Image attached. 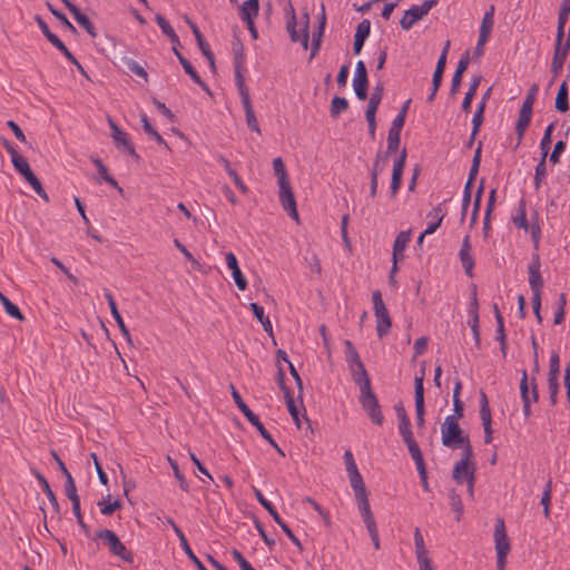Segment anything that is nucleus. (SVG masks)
Wrapping results in <instances>:
<instances>
[{
	"label": "nucleus",
	"instance_id": "nucleus-1",
	"mask_svg": "<svg viewBox=\"0 0 570 570\" xmlns=\"http://www.w3.org/2000/svg\"><path fill=\"white\" fill-rule=\"evenodd\" d=\"M287 13V23L286 30L289 33V38L293 42H301L304 49L308 47V26H309V14L308 12H304L301 18V29H297V19L294 6L289 2L286 8Z\"/></svg>",
	"mask_w": 570,
	"mask_h": 570
},
{
	"label": "nucleus",
	"instance_id": "nucleus-2",
	"mask_svg": "<svg viewBox=\"0 0 570 570\" xmlns=\"http://www.w3.org/2000/svg\"><path fill=\"white\" fill-rule=\"evenodd\" d=\"M441 434L442 444L450 449H460L469 438L453 417H445L441 425Z\"/></svg>",
	"mask_w": 570,
	"mask_h": 570
},
{
	"label": "nucleus",
	"instance_id": "nucleus-3",
	"mask_svg": "<svg viewBox=\"0 0 570 570\" xmlns=\"http://www.w3.org/2000/svg\"><path fill=\"white\" fill-rule=\"evenodd\" d=\"M512 222L518 228H521L525 232H528V230L530 232L534 250H538L539 246H540V239H541V228H540L538 222L531 223V224L528 223L527 202L524 198L520 199L517 213L512 217Z\"/></svg>",
	"mask_w": 570,
	"mask_h": 570
},
{
	"label": "nucleus",
	"instance_id": "nucleus-4",
	"mask_svg": "<svg viewBox=\"0 0 570 570\" xmlns=\"http://www.w3.org/2000/svg\"><path fill=\"white\" fill-rule=\"evenodd\" d=\"M97 537L101 540H104L108 548L109 552L118 558H120L122 561L132 563L134 562V556L132 553L126 548V546L120 541L118 535L109 529H102L97 532Z\"/></svg>",
	"mask_w": 570,
	"mask_h": 570
},
{
	"label": "nucleus",
	"instance_id": "nucleus-5",
	"mask_svg": "<svg viewBox=\"0 0 570 570\" xmlns=\"http://www.w3.org/2000/svg\"><path fill=\"white\" fill-rule=\"evenodd\" d=\"M230 390L232 397L239 411L246 416L248 422L257 429L258 433L264 440H266L269 444H274V439L272 438L271 433L265 429L263 423L259 421V417L247 406L233 384L230 385Z\"/></svg>",
	"mask_w": 570,
	"mask_h": 570
},
{
	"label": "nucleus",
	"instance_id": "nucleus-6",
	"mask_svg": "<svg viewBox=\"0 0 570 570\" xmlns=\"http://www.w3.org/2000/svg\"><path fill=\"white\" fill-rule=\"evenodd\" d=\"M374 315L376 317V331L379 337L386 335L391 328V318L389 311L383 302L380 291H374L372 294Z\"/></svg>",
	"mask_w": 570,
	"mask_h": 570
},
{
	"label": "nucleus",
	"instance_id": "nucleus-7",
	"mask_svg": "<svg viewBox=\"0 0 570 570\" xmlns=\"http://www.w3.org/2000/svg\"><path fill=\"white\" fill-rule=\"evenodd\" d=\"M360 403L374 424H383L384 416L382 414L377 397L373 393L372 389L361 392Z\"/></svg>",
	"mask_w": 570,
	"mask_h": 570
},
{
	"label": "nucleus",
	"instance_id": "nucleus-8",
	"mask_svg": "<svg viewBox=\"0 0 570 570\" xmlns=\"http://www.w3.org/2000/svg\"><path fill=\"white\" fill-rule=\"evenodd\" d=\"M348 479L351 482V487L354 491V497L357 504V510L361 513L372 511L370 501H368V492L366 490L365 483L360 472H355L348 474Z\"/></svg>",
	"mask_w": 570,
	"mask_h": 570
},
{
	"label": "nucleus",
	"instance_id": "nucleus-9",
	"mask_svg": "<svg viewBox=\"0 0 570 570\" xmlns=\"http://www.w3.org/2000/svg\"><path fill=\"white\" fill-rule=\"evenodd\" d=\"M540 256L538 250L532 254L531 263L528 266L529 272V284L532 291V296H541V289L543 287V279L540 274Z\"/></svg>",
	"mask_w": 570,
	"mask_h": 570
},
{
	"label": "nucleus",
	"instance_id": "nucleus-10",
	"mask_svg": "<svg viewBox=\"0 0 570 570\" xmlns=\"http://www.w3.org/2000/svg\"><path fill=\"white\" fill-rule=\"evenodd\" d=\"M367 71L365 63L360 60L356 63L355 75L353 78V88L357 99L365 100L367 98Z\"/></svg>",
	"mask_w": 570,
	"mask_h": 570
},
{
	"label": "nucleus",
	"instance_id": "nucleus-11",
	"mask_svg": "<svg viewBox=\"0 0 570 570\" xmlns=\"http://www.w3.org/2000/svg\"><path fill=\"white\" fill-rule=\"evenodd\" d=\"M108 122L111 129V137L116 146L118 148H124L130 156L138 159L139 156L137 155L135 147L128 138L127 134L122 131L111 118L108 119Z\"/></svg>",
	"mask_w": 570,
	"mask_h": 570
},
{
	"label": "nucleus",
	"instance_id": "nucleus-12",
	"mask_svg": "<svg viewBox=\"0 0 570 570\" xmlns=\"http://www.w3.org/2000/svg\"><path fill=\"white\" fill-rule=\"evenodd\" d=\"M494 542L497 556H508L510 552V541L505 532L504 521L498 519L494 527Z\"/></svg>",
	"mask_w": 570,
	"mask_h": 570
},
{
	"label": "nucleus",
	"instance_id": "nucleus-13",
	"mask_svg": "<svg viewBox=\"0 0 570 570\" xmlns=\"http://www.w3.org/2000/svg\"><path fill=\"white\" fill-rule=\"evenodd\" d=\"M279 202L285 212L295 220H298L296 200L289 184L279 187Z\"/></svg>",
	"mask_w": 570,
	"mask_h": 570
},
{
	"label": "nucleus",
	"instance_id": "nucleus-14",
	"mask_svg": "<svg viewBox=\"0 0 570 570\" xmlns=\"http://www.w3.org/2000/svg\"><path fill=\"white\" fill-rule=\"evenodd\" d=\"M405 160H406V150L403 149L399 156V158L395 160L393 165L392 170V179H391V196L395 197L397 194L401 184H402V175L405 167Z\"/></svg>",
	"mask_w": 570,
	"mask_h": 570
},
{
	"label": "nucleus",
	"instance_id": "nucleus-15",
	"mask_svg": "<svg viewBox=\"0 0 570 570\" xmlns=\"http://www.w3.org/2000/svg\"><path fill=\"white\" fill-rule=\"evenodd\" d=\"M460 261L469 277L473 276L474 258L472 256V246L469 236H465L459 252Z\"/></svg>",
	"mask_w": 570,
	"mask_h": 570
},
{
	"label": "nucleus",
	"instance_id": "nucleus-16",
	"mask_svg": "<svg viewBox=\"0 0 570 570\" xmlns=\"http://www.w3.org/2000/svg\"><path fill=\"white\" fill-rule=\"evenodd\" d=\"M520 393L522 401L532 400V402H538L539 400L538 384L535 379L533 377L529 383L528 373L525 370H523L520 381Z\"/></svg>",
	"mask_w": 570,
	"mask_h": 570
},
{
	"label": "nucleus",
	"instance_id": "nucleus-17",
	"mask_svg": "<svg viewBox=\"0 0 570 570\" xmlns=\"http://www.w3.org/2000/svg\"><path fill=\"white\" fill-rule=\"evenodd\" d=\"M284 372L282 368H279L278 371V374H277V381H278V384L282 389V391L284 392V396H285V400H286V405H287V409H288V412L292 416V419L294 420L296 426L298 429H301V421H299V416H298V410L295 405V402H294V399L291 394V391L285 386L284 384Z\"/></svg>",
	"mask_w": 570,
	"mask_h": 570
},
{
	"label": "nucleus",
	"instance_id": "nucleus-18",
	"mask_svg": "<svg viewBox=\"0 0 570 570\" xmlns=\"http://www.w3.org/2000/svg\"><path fill=\"white\" fill-rule=\"evenodd\" d=\"M225 258L228 268L232 271V275L237 288L239 291H245L247 287V281L238 266L236 256L234 255V253L229 252L226 254Z\"/></svg>",
	"mask_w": 570,
	"mask_h": 570
},
{
	"label": "nucleus",
	"instance_id": "nucleus-19",
	"mask_svg": "<svg viewBox=\"0 0 570 570\" xmlns=\"http://www.w3.org/2000/svg\"><path fill=\"white\" fill-rule=\"evenodd\" d=\"M470 475H475V465L465 463V461H458L452 471V478L458 484H462L470 479Z\"/></svg>",
	"mask_w": 570,
	"mask_h": 570
},
{
	"label": "nucleus",
	"instance_id": "nucleus-20",
	"mask_svg": "<svg viewBox=\"0 0 570 570\" xmlns=\"http://www.w3.org/2000/svg\"><path fill=\"white\" fill-rule=\"evenodd\" d=\"M350 371L352 373L353 381L360 386V392L372 389L371 380L362 362L354 366H350Z\"/></svg>",
	"mask_w": 570,
	"mask_h": 570
},
{
	"label": "nucleus",
	"instance_id": "nucleus-21",
	"mask_svg": "<svg viewBox=\"0 0 570 570\" xmlns=\"http://www.w3.org/2000/svg\"><path fill=\"white\" fill-rule=\"evenodd\" d=\"M478 308H479L478 299H476V296L474 294L473 295V299H472V304H471V309H470L471 318L469 320L468 323H469V326H470V328L472 331L473 338H474V342H475V346L479 348L480 345H481V338H480V318H479Z\"/></svg>",
	"mask_w": 570,
	"mask_h": 570
},
{
	"label": "nucleus",
	"instance_id": "nucleus-22",
	"mask_svg": "<svg viewBox=\"0 0 570 570\" xmlns=\"http://www.w3.org/2000/svg\"><path fill=\"white\" fill-rule=\"evenodd\" d=\"M259 1L246 0L240 7V18L247 27H252L253 20L258 16Z\"/></svg>",
	"mask_w": 570,
	"mask_h": 570
},
{
	"label": "nucleus",
	"instance_id": "nucleus-23",
	"mask_svg": "<svg viewBox=\"0 0 570 570\" xmlns=\"http://www.w3.org/2000/svg\"><path fill=\"white\" fill-rule=\"evenodd\" d=\"M174 53L176 55L177 59L179 60L181 67L184 68L185 72L190 76V78L204 90L209 91L208 86L202 80L195 68L191 66V63L179 52L178 49L174 48Z\"/></svg>",
	"mask_w": 570,
	"mask_h": 570
},
{
	"label": "nucleus",
	"instance_id": "nucleus-24",
	"mask_svg": "<svg viewBox=\"0 0 570 570\" xmlns=\"http://www.w3.org/2000/svg\"><path fill=\"white\" fill-rule=\"evenodd\" d=\"M361 518L368 531L374 548L380 549V539L376 522L372 511L361 513Z\"/></svg>",
	"mask_w": 570,
	"mask_h": 570
},
{
	"label": "nucleus",
	"instance_id": "nucleus-25",
	"mask_svg": "<svg viewBox=\"0 0 570 570\" xmlns=\"http://www.w3.org/2000/svg\"><path fill=\"white\" fill-rule=\"evenodd\" d=\"M495 321H497V341L500 343V350L503 354V356L507 355V335L504 332V322L503 317L499 311V307L497 304L493 305Z\"/></svg>",
	"mask_w": 570,
	"mask_h": 570
},
{
	"label": "nucleus",
	"instance_id": "nucleus-26",
	"mask_svg": "<svg viewBox=\"0 0 570 570\" xmlns=\"http://www.w3.org/2000/svg\"><path fill=\"white\" fill-rule=\"evenodd\" d=\"M32 473L36 476V479L39 481L43 492L46 493V495L53 509V512L58 514L60 511L59 503H58L57 498H56L53 491L51 490L47 479L38 470H32Z\"/></svg>",
	"mask_w": 570,
	"mask_h": 570
},
{
	"label": "nucleus",
	"instance_id": "nucleus-27",
	"mask_svg": "<svg viewBox=\"0 0 570 570\" xmlns=\"http://www.w3.org/2000/svg\"><path fill=\"white\" fill-rule=\"evenodd\" d=\"M411 240V229L400 232L393 244V261H399V257L402 256L409 242Z\"/></svg>",
	"mask_w": 570,
	"mask_h": 570
},
{
	"label": "nucleus",
	"instance_id": "nucleus-28",
	"mask_svg": "<svg viewBox=\"0 0 570 570\" xmlns=\"http://www.w3.org/2000/svg\"><path fill=\"white\" fill-rule=\"evenodd\" d=\"M532 111L527 109H520L518 121L515 125V132L518 135V145H520L524 132L530 125Z\"/></svg>",
	"mask_w": 570,
	"mask_h": 570
},
{
	"label": "nucleus",
	"instance_id": "nucleus-29",
	"mask_svg": "<svg viewBox=\"0 0 570 570\" xmlns=\"http://www.w3.org/2000/svg\"><path fill=\"white\" fill-rule=\"evenodd\" d=\"M91 161L97 168V171L102 180L116 188L119 193H122V188L118 185L117 180L108 173L107 167L104 165L101 159L91 157Z\"/></svg>",
	"mask_w": 570,
	"mask_h": 570
},
{
	"label": "nucleus",
	"instance_id": "nucleus-30",
	"mask_svg": "<svg viewBox=\"0 0 570 570\" xmlns=\"http://www.w3.org/2000/svg\"><path fill=\"white\" fill-rule=\"evenodd\" d=\"M187 23L189 24L194 36H195V39L197 41V45L202 51V53L206 57V59H210L212 58V50H210V47L209 45L207 43V41L204 39L200 30L198 29V27L191 21L189 20L188 18L186 19Z\"/></svg>",
	"mask_w": 570,
	"mask_h": 570
},
{
	"label": "nucleus",
	"instance_id": "nucleus-31",
	"mask_svg": "<svg viewBox=\"0 0 570 570\" xmlns=\"http://www.w3.org/2000/svg\"><path fill=\"white\" fill-rule=\"evenodd\" d=\"M243 107L245 109L246 124L247 126L257 134H261V128L250 104V97L242 99Z\"/></svg>",
	"mask_w": 570,
	"mask_h": 570
},
{
	"label": "nucleus",
	"instance_id": "nucleus-32",
	"mask_svg": "<svg viewBox=\"0 0 570 570\" xmlns=\"http://www.w3.org/2000/svg\"><path fill=\"white\" fill-rule=\"evenodd\" d=\"M72 14L80 27H82L92 38L97 36L95 26L85 13H82L78 8H73Z\"/></svg>",
	"mask_w": 570,
	"mask_h": 570
},
{
	"label": "nucleus",
	"instance_id": "nucleus-33",
	"mask_svg": "<svg viewBox=\"0 0 570 570\" xmlns=\"http://www.w3.org/2000/svg\"><path fill=\"white\" fill-rule=\"evenodd\" d=\"M556 109L560 112H566L569 110L567 81H563L559 87V90H558V94L556 97Z\"/></svg>",
	"mask_w": 570,
	"mask_h": 570
},
{
	"label": "nucleus",
	"instance_id": "nucleus-34",
	"mask_svg": "<svg viewBox=\"0 0 570 570\" xmlns=\"http://www.w3.org/2000/svg\"><path fill=\"white\" fill-rule=\"evenodd\" d=\"M422 17L416 9V6H412L409 10L404 12L403 18L400 21L402 29L409 30L411 29L415 22H417Z\"/></svg>",
	"mask_w": 570,
	"mask_h": 570
},
{
	"label": "nucleus",
	"instance_id": "nucleus-35",
	"mask_svg": "<svg viewBox=\"0 0 570 570\" xmlns=\"http://www.w3.org/2000/svg\"><path fill=\"white\" fill-rule=\"evenodd\" d=\"M481 82V77H474L472 81L470 82L469 89L464 96V99L462 101V110L464 112H469L471 109V102L473 100V97L476 94L478 87Z\"/></svg>",
	"mask_w": 570,
	"mask_h": 570
},
{
	"label": "nucleus",
	"instance_id": "nucleus-36",
	"mask_svg": "<svg viewBox=\"0 0 570 570\" xmlns=\"http://www.w3.org/2000/svg\"><path fill=\"white\" fill-rule=\"evenodd\" d=\"M403 441L407 445V450H409L416 468H421V466L425 465L423 454H422L416 441L414 440V438L406 439Z\"/></svg>",
	"mask_w": 570,
	"mask_h": 570
},
{
	"label": "nucleus",
	"instance_id": "nucleus-37",
	"mask_svg": "<svg viewBox=\"0 0 570 570\" xmlns=\"http://www.w3.org/2000/svg\"><path fill=\"white\" fill-rule=\"evenodd\" d=\"M156 22L161 29L163 33H165L173 43L180 45L179 38L176 35L175 30L161 14H156Z\"/></svg>",
	"mask_w": 570,
	"mask_h": 570
},
{
	"label": "nucleus",
	"instance_id": "nucleus-38",
	"mask_svg": "<svg viewBox=\"0 0 570 570\" xmlns=\"http://www.w3.org/2000/svg\"><path fill=\"white\" fill-rule=\"evenodd\" d=\"M273 169L274 174L277 177V183L279 187L283 185L289 184L288 176L285 169V165L281 157H277L273 160Z\"/></svg>",
	"mask_w": 570,
	"mask_h": 570
},
{
	"label": "nucleus",
	"instance_id": "nucleus-39",
	"mask_svg": "<svg viewBox=\"0 0 570 570\" xmlns=\"http://www.w3.org/2000/svg\"><path fill=\"white\" fill-rule=\"evenodd\" d=\"M0 302L2 303L7 314L18 321H23L24 316L20 312L19 307L13 304L1 291H0Z\"/></svg>",
	"mask_w": 570,
	"mask_h": 570
},
{
	"label": "nucleus",
	"instance_id": "nucleus-40",
	"mask_svg": "<svg viewBox=\"0 0 570 570\" xmlns=\"http://www.w3.org/2000/svg\"><path fill=\"white\" fill-rule=\"evenodd\" d=\"M219 163L224 166L227 174L230 176L235 185L240 189L242 193H247V187L244 185L237 173L232 168L230 163L224 156H219Z\"/></svg>",
	"mask_w": 570,
	"mask_h": 570
},
{
	"label": "nucleus",
	"instance_id": "nucleus-41",
	"mask_svg": "<svg viewBox=\"0 0 570 570\" xmlns=\"http://www.w3.org/2000/svg\"><path fill=\"white\" fill-rule=\"evenodd\" d=\"M324 26H325V10H324V6H323L318 31L313 35L311 58H314L315 55L317 53V51L320 50L321 38L324 32Z\"/></svg>",
	"mask_w": 570,
	"mask_h": 570
},
{
	"label": "nucleus",
	"instance_id": "nucleus-42",
	"mask_svg": "<svg viewBox=\"0 0 570 570\" xmlns=\"http://www.w3.org/2000/svg\"><path fill=\"white\" fill-rule=\"evenodd\" d=\"M253 490H254V494H255L256 499L258 500V502L267 510V512L272 515L274 521L276 523H281L282 518L279 517V514L277 513V511L273 507V504L264 498L261 490H258L257 488H253Z\"/></svg>",
	"mask_w": 570,
	"mask_h": 570
},
{
	"label": "nucleus",
	"instance_id": "nucleus-43",
	"mask_svg": "<svg viewBox=\"0 0 570 570\" xmlns=\"http://www.w3.org/2000/svg\"><path fill=\"white\" fill-rule=\"evenodd\" d=\"M348 101L343 97L335 96L331 101L330 114L331 117L337 118L342 112L347 110Z\"/></svg>",
	"mask_w": 570,
	"mask_h": 570
},
{
	"label": "nucleus",
	"instance_id": "nucleus-44",
	"mask_svg": "<svg viewBox=\"0 0 570 570\" xmlns=\"http://www.w3.org/2000/svg\"><path fill=\"white\" fill-rule=\"evenodd\" d=\"M423 381H424V370H422L420 375H416L415 380H414L415 405H424Z\"/></svg>",
	"mask_w": 570,
	"mask_h": 570
},
{
	"label": "nucleus",
	"instance_id": "nucleus-45",
	"mask_svg": "<svg viewBox=\"0 0 570 570\" xmlns=\"http://www.w3.org/2000/svg\"><path fill=\"white\" fill-rule=\"evenodd\" d=\"M493 16H494V7L491 6L490 9L484 13V17L481 22L480 33L483 35V37L485 35L490 36V33H491V30H492V27L494 23Z\"/></svg>",
	"mask_w": 570,
	"mask_h": 570
},
{
	"label": "nucleus",
	"instance_id": "nucleus-46",
	"mask_svg": "<svg viewBox=\"0 0 570 570\" xmlns=\"http://www.w3.org/2000/svg\"><path fill=\"white\" fill-rule=\"evenodd\" d=\"M484 110H485L484 101H480L476 106V110L472 118V127H473L474 135L479 134L480 128L484 121Z\"/></svg>",
	"mask_w": 570,
	"mask_h": 570
},
{
	"label": "nucleus",
	"instance_id": "nucleus-47",
	"mask_svg": "<svg viewBox=\"0 0 570 570\" xmlns=\"http://www.w3.org/2000/svg\"><path fill=\"white\" fill-rule=\"evenodd\" d=\"M446 62H444V57H439V60L436 62V67L433 73L432 78V85L434 87V91H438L441 83H442V77L443 72L445 70Z\"/></svg>",
	"mask_w": 570,
	"mask_h": 570
},
{
	"label": "nucleus",
	"instance_id": "nucleus-48",
	"mask_svg": "<svg viewBox=\"0 0 570 570\" xmlns=\"http://www.w3.org/2000/svg\"><path fill=\"white\" fill-rule=\"evenodd\" d=\"M481 153H482V142L480 141L475 149V153H474V156L472 159V165H471V168L469 171L468 180H470V181H473L479 173V167H480V163H481Z\"/></svg>",
	"mask_w": 570,
	"mask_h": 570
},
{
	"label": "nucleus",
	"instance_id": "nucleus-49",
	"mask_svg": "<svg viewBox=\"0 0 570 570\" xmlns=\"http://www.w3.org/2000/svg\"><path fill=\"white\" fill-rule=\"evenodd\" d=\"M66 482H65V494L66 497L72 502L76 500H80L79 495L77 494V488L75 480L70 473L65 474Z\"/></svg>",
	"mask_w": 570,
	"mask_h": 570
},
{
	"label": "nucleus",
	"instance_id": "nucleus-50",
	"mask_svg": "<svg viewBox=\"0 0 570 570\" xmlns=\"http://www.w3.org/2000/svg\"><path fill=\"white\" fill-rule=\"evenodd\" d=\"M546 159L547 158H544V156H541V159H540L539 164L535 167V173H534V186H535V189L540 188L541 183L547 177Z\"/></svg>",
	"mask_w": 570,
	"mask_h": 570
},
{
	"label": "nucleus",
	"instance_id": "nucleus-51",
	"mask_svg": "<svg viewBox=\"0 0 570 570\" xmlns=\"http://www.w3.org/2000/svg\"><path fill=\"white\" fill-rule=\"evenodd\" d=\"M553 128H554V125L550 124L546 128L543 137H542V139L540 141V149L542 151L541 156H544V158H547V156H548V151H549V148H550V145H551V141H552L551 137H552Z\"/></svg>",
	"mask_w": 570,
	"mask_h": 570
},
{
	"label": "nucleus",
	"instance_id": "nucleus-52",
	"mask_svg": "<svg viewBox=\"0 0 570 570\" xmlns=\"http://www.w3.org/2000/svg\"><path fill=\"white\" fill-rule=\"evenodd\" d=\"M243 69H234L235 80L237 85V89L240 96V99L249 98L248 88L245 83V78L243 76Z\"/></svg>",
	"mask_w": 570,
	"mask_h": 570
},
{
	"label": "nucleus",
	"instance_id": "nucleus-53",
	"mask_svg": "<svg viewBox=\"0 0 570 570\" xmlns=\"http://www.w3.org/2000/svg\"><path fill=\"white\" fill-rule=\"evenodd\" d=\"M386 168V156H383L381 153H377L373 167L371 169L370 176L379 177Z\"/></svg>",
	"mask_w": 570,
	"mask_h": 570
},
{
	"label": "nucleus",
	"instance_id": "nucleus-54",
	"mask_svg": "<svg viewBox=\"0 0 570 570\" xmlns=\"http://www.w3.org/2000/svg\"><path fill=\"white\" fill-rule=\"evenodd\" d=\"M345 347H346V361H347L348 367L354 366L355 364H358L362 362L356 348L353 346L351 341H348V340L345 341Z\"/></svg>",
	"mask_w": 570,
	"mask_h": 570
},
{
	"label": "nucleus",
	"instance_id": "nucleus-55",
	"mask_svg": "<svg viewBox=\"0 0 570 570\" xmlns=\"http://www.w3.org/2000/svg\"><path fill=\"white\" fill-rule=\"evenodd\" d=\"M168 462L174 471V475L175 478L177 479V481L179 482V487L183 491L185 492H189V485H188V482L186 481L185 476L181 474L180 470H179V466L177 464L176 461H174L173 459H170L168 456Z\"/></svg>",
	"mask_w": 570,
	"mask_h": 570
},
{
	"label": "nucleus",
	"instance_id": "nucleus-56",
	"mask_svg": "<svg viewBox=\"0 0 570 570\" xmlns=\"http://www.w3.org/2000/svg\"><path fill=\"white\" fill-rule=\"evenodd\" d=\"M383 92H384L383 85L382 83H377L374 87L373 92L371 94L367 107H372V108L377 109L380 104H381V100H382V97H383Z\"/></svg>",
	"mask_w": 570,
	"mask_h": 570
},
{
	"label": "nucleus",
	"instance_id": "nucleus-57",
	"mask_svg": "<svg viewBox=\"0 0 570 570\" xmlns=\"http://www.w3.org/2000/svg\"><path fill=\"white\" fill-rule=\"evenodd\" d=\"M449 499L452 510L458 514L456 520H460L461 514L463 512V504L460 495L454 490H451L449 492Z\"/></svg>",
	"mask_w": 570,
	"mask_h": 570
},
{
	"label": "nucleus",
	"instance_id": "nucleus-58",
	"mask_svg": "<svg viewBox=\"0 0 570 570\" xmlns=\"http://www.w3.org/2000/svg\"><path fill=\"white\" fill-rule=\"evenodd\" d=\"M538 91H539V86L537 83H533L527 92L525 99L523 100V104L521 107L522 109L532 111V107L535 101Z\"/></svg>",
	"mask_w": 570,
	"mask_h": 570
},
{
	"label": "nucleus",
	"instance_id": "nucleus-59",
	"mask_svg": "<svg viewBox=\"0 0 570 570\" xmlns=\"http://www.w3.org/2000/svg\"><path fill=\"white\" fill-rule=\"evenodd\" d=\"M98 505L100 507V512L104 514V515H110L112 514L116 510L120 509L121 508V503L119 500H115L112 502H109V501H99L98 502Z\"/></svg>",
	"mask_w": 570,
	"mask_h": 570
},
{
	"label": "nucleus",
	"instance_id": "nucleus-60",
	"mask_svg": "<svg viewBox=\"0 0 570 570\" xmlns=\"http://www.w3.org/2000/svg\"><path fill=\"white\" fill-rule=\"evenodd\" d=\"M376 111H377V109L372 108V107H367L366 111H365L366 121L368 124V134H370L371 138L375 137V131H376L375 115H376Z\"/></svg>",
	"mask_w": 570,
	"mask_h": 570
},
{
	"label": "nucleus",
	"instance_id": "nucleus-61",
	"mask_svg": "<svg viewBox=\"0 0 570 570\" xmlns=\"http://www.w3.org/2000/svg\"><path fill=\"white\" fill-rule=\"evenodd\" d=\"M553 50L558 51V52H563L564 55H569V50H570L569 36H567V38H564V36L557 35Z\"/></svg>",
	"mask_w": 570,
	"mask_h": 570
},
{
	"label": "nucleus",
	"instance_id": "nucleus-62",
	"mask_svg": "<svg viewBox=\"0 0 570 570\" xmlns=\"http://www.w3.org/2000/svg\"><path fill=\"white\" fill-rule=\"evenodd\" d=\"M553 50L558 51V52H563L564 55H569V50H570L569 36H567V38H564V36L557 35Z\"/></svg>",
	"mask_w": 570,
	"mask_h": 570
},
{
	"label": "nucleus",
	"instance_id": "nucleus-63",
	"mask_svg": "<svg viewBox=\"0 0 570 570\" xmlns=\"http://www.w3.org/2000/svg\"><path fill=\"white\" fill-rule=\"evenodd\" d=\"M370 31H371V22L368 19H364L362 20L358 24H357V28H356V32H355V36L354 38L356 39H360V40H366V38L368 37L370 35Z\"/></svg>",
	"mask_w": 570,
	"mask_h": 570
},
{
	"label": "nucleus",
	"instance_id": "nucleus-64",
	"mask_svg": "<svg viewBox=\"0 0 570 570\" xmlns=\"http://www.w3.org/2000/svg\"><path fill=\"white\" fill-rule=\"evenodd\" d=\"M401 141V132L389 130L386 153H395Z\"/></svg>",
	"mask_w": 570,
	"mask_h": 570
}]
</instances>
